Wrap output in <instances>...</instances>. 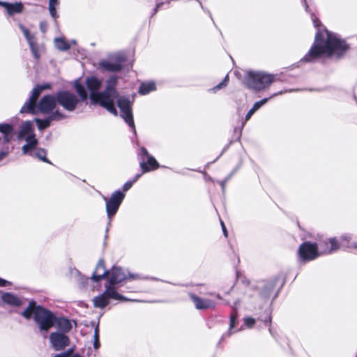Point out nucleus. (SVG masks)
I'll return each instance as SVG.
<instances>
[{
  "label": "nucleus",
  "mask_w": 357,
  "mask_h": 357,
  "mask_svg": "<svg viewBox=\"0 0 357 357\" xmlns=\"http://www.w3.org/2000/svg\"><path fill=\"white\" fill-rule=\"evenodd\" d=\"M344 41L339 39L335 34L324 30L318 31L316 34L314 44L304 59L312 61L321 56H340L347 50Z\"/></svg>",
  "instance_id": "1"
},
{
  "label": "nucleus",
  "mask_w": 357,
  "mask_h": 357,
  "mask_svg": "<svg viewBox=\"0 0 357 357\" xmlns=\"http://www.w3.org/2000/svg\"><path fill=\"white\" fill-rule=\"evenodd\" d=\"M116 82L117 80L115 77H110L107 81L106 89L100 93L98 92V90L102 85V80L93 76L87 77L86 79L87 88L90 91L91 100L114 115H117V110L114 104V100L118 96V93L115 89Z\"/></svg>",
  "instance_id": "2"
},
{
  "label": "nucleus",
  "mask_w": 357,
  "mask_h": 357,
  "mask_svg": "<svg viewBox=\"0 0 357 357\" xmlns=\"http://www.w3.org/2000/svg\"><path fill=\"white\" fill-rule=\"evenodd\" d=\"M22 315L26 319H29L33 316L40 331L45 333H47L55 324L54 314L42 306L37 305L34 301L29 303Z\"/></svg>",
  "instance_id": "3"
},
{
  "label": "nucleus",
  "mask_w": 357,
  "mask_h": 357,
  "mask_svg": "<svg viewBox=\"0 0 357 357\" xmlns=\"http://www.w3.org/2000/svg\"><path fill=\"white\" fill-rule=\"evenodd\" d=\"M37 99L32 100L29 98L20 109L21 113H31L33 114H48L54 112V109L56 105V98L47 95L43 96L36 104Z\"/></svg>",
  "instance_id": "4"
},
{
  "label": "nucleus",
  "mask_w": 357,
  "mask_h": 357,
  "mask_svg": "<svg viewBox=\"0 0 357 357\" xmlns=\"http://www.w3.org/2000/svg\"><path fill=\"white\" fill-rule=\"evenodd\" d=\"M274 82V75L264 72L248 71L244 79V84L255 91H261Z\"/></svg>",
  "instance_id": "5"
},
{
  "label": "nucleus",
  "mask_w": 357,
  "mask_h": 357,
  "mask_svg": "<svg viewBox=\"0 0 357 357\" xmlns=\"http://www.w3.org/2000/svg\"><path fill=\"white\" fill-rule=\"evenodd\" d=\"M299 247L298 253L302 261H311L317 257L335 252L339 247Z\"/></svg>",
  "instance_id": "6"
},
{
  "label": "nucleus",
  "mask_w": 357,
  "mask_h": 357,
  "mask_svg": "<svg viewBox=\"0 0 357 357\" xmlns=\"http://www.w3.org/2000/svg\"><path fill=\"white\" fill-rule=\"evenodd\" d=\"M17 137L19 139L24 138L26 141V144L22 146V151L24 154L28 153L30 150L37 145L38 141L35 138L33 126L29 121H25L22 124Z\"/></svg>",
  "instance_id": "7"
},
{
  "label": "nucleus",
  "mask_w": 357,
  "mask_h": 357,
  "mask_svg": "<svg viewBox=\"0 0 357 357\" xmlns=\"http://www.w3.org/2000/svg\"><path fill=\"white\" fill-rule=\"evenodd\" d=\"M110 298L123 301H128L125 296L119 294L114 287L106 284L104 292L93 298V305L102 309L109 304Z\"/></svg>",
  "instance_id": "8"
},
{
  "label": "nucleus",
  "mask_w": 357,
  "mask_h": 357,
  "mask_svg": "<svg viewBox=\"0 0 357 357\" xmlns=\"http://www.w3.org/2000/svg\"><path fill=\"white\" fill-rule=\"evenodd\" d=\"M117 105L121 110V116L131 127L135 133L136 130L132 112V102L128 98L121 97L117 100Z\"/></svg>",
  "instance_id": "9"
},
{
  "label": "nucleus",
  "mask_w": 357,
  "mask_h": 357,
  "mask_svg": "<svg viewBox=\"0 0 357 357\" xmlns=\"http://www.w3.org/2000/svg\"><path fill=\"white\" fill-rule=\"evenodd\" d=\"M50 343L56 351H61L70 347V339L61 332H52L49 336Z\"/></svg>",
  "instance_id": "10"
},
{
  "label": "nucleus",
  "mask_w": 357,
  "mask_h": 357,
  "mask_svg": "<svg viewBox=\"0 0 357 357\" xmlns=\"http://www.w3.org/2000/svg\"><path fill=\"white\" fill-rule=\"evenodd\" d=\"M56 98L57 102L69 112L74 111L79 102V99L75 94L66 91L58 92Z\"/></svg>",
  "instance_id": "11"
},
{
  "label": "nucleus",
  "mask_w": 357,
  "mask_h": 357,
  "mask_svg": "<svg viewBox=\"0 0 357 357\" xmlns=\"http://www.w3.org/2000/svg\"><path fill=\"white\" fill-rule=\"evenodd\" d=\"M125 195L120 190H116L112 193L109 199L104 197L106 201L107 214L109 220L116 213Z\"/></svg>",
  "instance_id": "12"
},
{
  "label": "nucleus",
  "mask_w": 357,
  "mask_h": 357,
  "mask_svg": "<svg viewBox=\"0 0 357 357\" xmlns=\"http://www.w3.org/2000/svg\"><path fill=\"white\" fill-rule=\"evenodd\" d=\"M141 162L140 167L142 170V173H146L151 170H154L158 168L159 165L156 160L149 154L147 150L144 147L141 148Z\"/></svg>",
  "instance_id": "13"
},
{
  "label": "nucleus",
  "mask_w": 357,
  "mask_h": 357,
  "mask_svg": "<svg viewBox=\"0 0 357 357\" xmlns=\"http://www.w3.org/2000/svg\"><path fill=\"white\" fill-rule=\"evenodd\" d=\"M65 118V116L59 110L52 112L46 119H40L35 118L34 121L37 123L39 130H43L50 126L53 121H60Z\"/></svg>",
  "instance_id": "14"
},
{
  "label": "nucleus",
  "mask_w": 357,
  "mask_h": 357,
  "mask_svg": "<svg viewBox=\"0 0 357 357\" xmlns=\"http://www.w3.org/2000/svg\"><path fill=\"white\" fill-rule=\"evenodd\" d=\"M109 282L107 286L114 287V285L121 282L128 278V272L123 271L118 266H113L109 271Z\"/></svg>",
  "instance_id": "15"
},
{
  "label": "nucleus",
  "mask_w": 357,
  "mask_h": 357,
  "mask_svg": "<svg viewBox=\"0 0 357 357\" xmlns=\"http://www.w3.org/2000/svg\"><path fill=\"white\" fill-rule=\"evenodd\" d=\"M124 62V56H116L114 60L101 61L100 62V66L101 68L105 69L107 71L116 72L121 69Z\"/></svg>",
  "instance_id": "16"
},
{
  "label": "nucleus",
  "mask_w": 357,
  "mask_h": 357,
  "mask_svg": "<svg viewBox=\"0 0 357 357\" xmlns=\"http://www.w3.org/2000/svg\"><path fill=\"white\" fill-rule=\"evenodd\" d=\"M109 271L105 270L104 260L102 259H99L96 267L91 275V279L98 282L102 279H105L108 277Z\"/></svg>",
  "instance_id": "17"
},
{
  "label": "nucleus",
  "mask_w": 357,
  "mask_h": 357,
  "mask_svg": "<svg viewBox=\"0 0 357 357\" xmlns=\"http://www.w3.org/2000/svg\"><path fill=\"white\" fill-rule=\"evenodd\" d=\"M189 296L198 310L213 308L215 306V303L212 300L202 298L191 293L189 294Z\"/></svg>",
  "instance_id": "18"
},
{
  "label": "nucleus",
  "mask_w": 357,
  "mask_h": 357,
  "mask_svg": "<svg viewBox=\"0 0 357 357\" xmlns=\"http://www.w3.org/2000/svg\"><path fill=\"white\" fill-rule=\"evenodd\" d=\"M0 6H3L9 15L21 13L23 11L24 6L22 3H9L0 1Z\"/></svg>",
  "instance_id": "19"
},
{
  "label": "nucleus",
  "mask_w": 357,
  "mask_h": 357,
  "mask_svg": "<svg viewBox=\"0 0 357 357\" xmlns=\"http://www.w3.org/2000/svg\"><path fill=\"white\" fill-rule=\"evenodd\" d=\"M55 324L58 329L56 332H61L66 334L72 329V324L70 320L66 318H55Z\"/></svg>",
  "instance_id": "20"
},
{
  "label": "nucleus",
  "mask_w": 357,
  "mask_h": 357,
  "mask_svg": "<svg viewBox=\"0 0 357 357\" xmlns=\"http://www.w3.org/2000/svg\"><path fill=\"white\" fill-rule=\"evenodd\" d=\"M0 132L4 134L3 137L6 142H9L15 134L13 127L7 123L0 124Z\"/></svg>",
  "instance_id": "21"
},
{
  "label": "nucleus",
  "mask_w": 357,
  "mask_h": 357,
  "mask_svg": "<svg viewBox=\"0 0 357 357\" xmlns=\"http://www.w3.org/2000/svg\"><path fill=\"white\" fill-rule=\"evenodd\" d=\"M2 301L13 306H20L22 305L21 300L11 293H4L2 295Z\"/></svg>",
  "instance_id": "22"
},
{
  "label": "nucleus",
  "mask_w": 357,
  "mask_h": 357,
  "mask_svg": "<svg viewBox=\"0 0 357 357\" xmlns=\"http://www.w3.org/2000/svg\"><path fill=\"white\" fill-rule=\"evenodd\" d=\"M156 89L155 84L153 82L142 83L139 87V92L140 94L146 95L151 91Z\"/></svg>",
  "instance_id": "23"
},
{
  "label": "nucleus",
  "mask_w": 357,
  "mask_h": 357,
  "mask_svg": "<svg viewBox=\"0 0 357 357\" xmlns=\"http://www.w3.org/2000/svg\"><path fill=\"white\" fill-rule=\"evenodd\" d=\"M268 102V98H264L258 102H256L253 107L248 111L245 116V120L248 121L250 117L257 111L261 106Z\"/></svg>",
  "instance_id": "24"
},
{
  "label": "nucleus",
  "mask_w": 357,
  "mask_h": 357,
  "mask_svg": "<svg viewBox=\"0 0 357 357\" xmlns=\"http://www.w3.org/2000/svg\"><path fill=\"white\" fill-rule=\"evenodd\" d=\"M51 86L50 84H45L43 85H37L34 87V89L32 91V94L30 96V98H32V100L33 99H38L39 96L40 95L41 92L45 89H50Z\"/></svg>",
  "instance_id": "25"
},
{
  "label": "nucleus",
  "mask_w": 357,
  "mask_h": 357,
  "mask_svg": "<svg viewBox=\"0 0 357 357\" xmlns=\"http://www.w3.org/2000/svg\"><path fill=\"white\" fill-rule=\"evenodd\" d=\"M56 47L61 51H66L70 49V44L63 38H56L54 39Z\"/></svg>",
  "instance_id": "26"
},
{
  "label": "nucleus",
  "mask_w": 357,
  "mask_h": 357,
  "mask_svg": "<svg viewBox=\"0 0 357 357\" xmlns=\"http://www.w3.org/2000/svg\"><path fill=\"white\" fill-rule=\"evenodd\" d=\"M273 288H274V284L272 282H267L264 286V289L259 292V295L262 298H266L269 297Z\"/></svg>",
  "instance_id": "27"
},
{
  "label": "nucleus",
  "mask_w": 357,
  "mask_h": 357,
  "mask_svg": "<svg viewBox=\"0 0 357 357\" xmlns=\"http://www.w3.org/2000/svg\"><path fill=\"white\" fill-rule=\"evenodd\" d=\"M75 88L77 92V93L79 95L81 99L82 100H86L87 99V93L84 87L79 81H76L75 82Z\"/></svg>",
  "instance_id": "28"
},
{
  "label": "nucleus",
  "mask_w": 357,
  "mask_h": 357,
  "mask_svg": "<svg viewBox=\"0 0 357 357\" xmlns=\"http://www.w3.org/2000/svg\"><path fill=\"white\" fill-rule=\"evenodd\" d=\"M238 304V301L234 303V305L232 306L233 312L230 315V331L235 326L236 319H237V305Z\"/></svg>",
  "instance_id": "29"
},
{
  "label": "nucleus",
  "mask_w": 357,
  "mask_h": 357,
  "mask_svg": "<svg viewBox=\"0 0 357 357\" xmlns=\"http://www.w3.org/2000/svg\"><path fill=\"white\" fill-rule=\"evenodd\" d=\"M59 0H50L49 1V10L51 16L56 19L58 17L56 7L59 5Z\"/></svg>",
  "instance_id": "30"
},
{
  "label": "nucleus",
  "mask_w": 357,
  "mask_h": 357,
  "mask_svg": "<svg viewBox=\"0 0 357 357\" xmlns=\"http://www.w3.org/2000/svg\"><path fill=\"white\" fill-rule=\"evenodd\" d=\"M75 350V346L73 345L63 352L55 354L53 357H71Z\"/></svg>",
  "instance_id": "31"
},
{
  "label": "nucleus",
  "mask_w": 357,
  "mask_h": 357,
  "mask_svg": "<svg viewBox=\"0 0 357 357\" xmlns=\"http://www.w3.org/2000/svg\"><path fill=\"white\" fill-rule=\"evenodd\" d=\"M19 27L22 31L28 43L35 39V37L30 33L29 29L26 28L24 26H23L22 24H19Z\"/></svg>",
  "instance_id": "32"
},
{
  "label": "nucleus",
  "mask_w": 357,
  "mask_h": 357,
  "mask_svg": "<svg viewBox=\"0 0 357 357\" xmlns=\"http://www.w3.org/2000/svg\"><path fill=\"white\" fill-rule=\"evenodd\" d=\"M28 43L30 46L31 50L34 57L37 59H39L40 54L38 53V45L36 42V40L33 39L32 41H30Z\"/></svg>",
  "instance_id": "33"
},
{
  "label": "nucleus",
  "mask_w": 357,
  "mask_h": 357,
  "mask_svg": "<svg viewBox=\"0 0 357 357\" xmlns=\"http://www.w3.org/2000/svg\"><path fill=\"white\" fill-rule=\"evenodd\" d=\"M128 278H129L130 280H149L150 279V280H157V279L155 278L144 276V275H138V274H132L129 272H128Z\"/></svg>",
  "instance_id": "34"
},
{
  "label": "nucleus",
  "mask_w": 357,
  "mask_h": 357,
  "mask_svg": "<svg viewBox=\"0 0 357 357\" xmlns=\"http://www.w3.org/2000/svg\"><path fill=\"white\" fill-rule=\"evenodd\" d=\"M93 347L95 349H98L100 347V342H99V329L98 326H97L94 331L93 335Z\"/></svg>",
  "instance_id": "35"
},
{
  "label": "nucleus",
  "mask_w": 357,
  "mask_h": 357,
  "mask_svg": "<svg viewBox=\"0 0 357 357\" xmlns=\"http://www.w3.org/2000/svg\"><path fill=\"white\" fill-rule=\"evenodd\" d=\"M140 176H141V174H137V175L135 176V178H133V180H132V181H128V182H126V183L123 185V190L124 191H127V190H128L132 187V185H133V183H134L135 182H136V181L139 178V177H140Z\"/></svg>",
  "instance_id": "36"
},
{
  "label": "nucleus",
  "mask_w": 357,
  "mask_h": 357,
  "mask_svg": "<svg viewBox=\"0 0 357 357\" xmlns=\"http://www.w3.org/2000/svg\"><path fill=\"white\" fill-rule=\"evenodd\" d=\"M35 155L40 160L47 162L46 159V151L43 149H39L35 152Z\"/></svg>",
  "instance_id": "37"
},
{
  "label": "nucleus",
  "mask_w": 357,
  "mask_h": 357,
  "mask_svg": "<svg viewBox=\"0 0 357 357\" xmlns=\"http://www.w3.org/2000/svg\"><path fill=\"white\" fill-rule=\"evenodd\" d=\"M236 280L241 281L246 287L250 284V281L238 271H236Z\"/></svg>",
  "instance_id": "38"
},
{
  "label": "nucleus",
  "mask_w": 357,
  "mask_h": 357,
  "mask_svg": "<svg viewBox=\"0 0 357 357\" xmlns=\"http://www.w3.org/2000/svg\"><path fill=\"white\" fill-rule=\"evenodd\" d=\"M229 81V77L228 75H227L225 79L220 83L218 84V85H216L213 89V90L214 91H216L218 89H220L223 87H225L227 84V82Z\"/></svg>",
  "instance_id": "39"
},
{
  "label": "nucleus",
  "mask_w": 357,
  "mask_h": 357,
  "mask_svg": "<svg viewBox=\"0 0 357 357\" xmlns=\"http://www.w3.org/2000/svg\"><path fill=\"white\" fill-rule=\"evenodd\" d=\"M244 322L248 327L251 328L255 324V319L252 317H245L244 319Z\"/></svg>",
  "instance_id": "40"
},
{
  "label": "nucleus",
  "mask_w": 357,
  "mask_h": 357,
  "mask_svg": "<svg viewBox=\"0 0 357 357\" xmlns=\"http://www.w3.org/2000/svg\"><path fill=\"white\" fill-rule=\"evenodd\" d=\"M40 29L43 33H45L47 29V24L45 22H40Z\"/></svg>",
  "instance_id": "41"
},
{
  "label": "nucleus",
  "mask_w": 357,
  "mask_h": 357,
  "mask_svg": "<svg viewBox=\"0 0 357 357\" xmlns=\"http://www.w3.org/2000/svg\"><path fill=\"white\" fill-rule=\"evenodd\" d=\"M261 321L264 323L271 324V317L269 314H268L264 319H261Z\"/></svg>",
  "instance_id": "42"
},
{
  "label": "nucleus",
  "mask_w": 357,
  "mask_h": 357,
  "mask_svg": "<svg viewBox=\"0 0 357 357\" xmlns=\"http://www.w3.org/2000/svg\"><path fill=\"white\" fill-rule=\"evenodd\" d=\"M312 20L313 21L314 26H319L320 22L319 21L318 19L316 18V17L314 15H312Z\"/></svg>",
  "instance_id": "43"
},
{
  "label": "nucleus",
  "mask_w": 357,
  "mask_h": 357,
  "mask_svg": "<svg viewBox=\"0 0 357 357\" xmlns=\"http://www.w3.org/2000/svg\"><path fill=\"white\" fill-rule=\"evenodd\" d=\"M10 284V282L0 278V287H5Z\"/></svg>",
  "instance_id": "44"
},
{
  "label": "nucleus",
  "mask_w": 357,
  "mask_h": 357,
  "mask_svg": "<svg viewBox=\"0 0 357 357\" xmlns=\"http://www.w3.org/2000/svg\"><path fill=\"white\" fill-rule=\"evenodd\" d=\"M329 243H331V245H336L340 242H338L336 238H331L329 240Z\"/></svg>",
  "instance_id": "45"
},
{
  "label": "nucleus",
  "mask_w": 357,
  "mask_h": 357,
  "mask_svg": "<svg viewBox=\"0 0 357 357\" xmlns=\"http://www.w3.org/2000/svg\"><path fill=\"white\" fill-rule=\"evenodd\" d=\"M251 289H255V287H254V286H252L251 287H248V288L245 290V294L246 295H248V296H250V297L253 296V294H251V293L250 292V290H251Z\"/></svg>",
  "instance_id": "46"
},
{
  "label": "nucleus",
  "mask_w": 357,
  "mask_h": 357,
  "mask_svg": "<svg viewBox=\"0 0 357 357\" xmlns=\"http://www.w3.org/2000/svg\"><path fill=\"white\" fill-rule=\"evenodd\" d=\"M221 226H222V231L224 232V234L225 236H227V229H226V227H225V224L223 223L222 221H221Z\"/></svg>",
  "instance_id": "47"
},
{
  "label": "nucleus",
  "mask_w": 357,
  "mask_h": 357,
  "mask_svg": "<svg viewBox=\"0 0 357 357\" xmlns=\"http://www.w3.org/2000/svg\"><path fill=\"white\" fill-rule=\"evenodd\" d=\"M301 245H304V246H306V245H317V244L315 243L304 242Z\"/></svg>",
  "instance_id": "48"
},
{
  "label": "nucleus",
  "mask_w": 357,
  "mask_h": 357,
  "mask_svg": "<svg viewBox=\"0 0 357 357\" xmlns=\"http://www.w3.org/2000/svg\"><path fill=\"white\" fill-rule=\"evenodd\" d=\"M6 155V153L5 152H1L0 153V160H1Z\"/></svg>",
  "instance_id": "49"
},
{
  "label": "nucleus",
  "mask_w": 357,
  "mask_h": 357,
  "mask_svg": "<svg viewBox=\"0 0 357 357\" xmlns=\"http://www.w3.org/2000/svg\"><path fill=\"white\" fill-rule=\"evenodd\" d=\"M269 332H270V333L271 334L272 336H274V335L273 333V331H272V328H271V326L269 327Z\"/></svg>",
  "instance_id": "50"
},
{
  "label": "nucleus",
  "mask_w": 357,
  "mask_h": 357,
  "mask_svg": "<svg viewBox=\"0 0 357 357\" xmlns=\"http://www.w3.org/2000/svg\"><path fill=\"white\" fill-rule=\"evenodd\" d=\"M282 91H280V92H279V93H274L272 96L273 97V96H277V95H278V94H282Z\"/></svg>",
  "instance_id": "51"
},
{
  "label": "nucleus",
  "mask_w": 357,
  "mask_h": 357,
  "mask_svg": "<svg viewBox=\"0 0 357 357\" xmlns=\"http://www.w3.org/2000/svg\"><path fill=\"white\" fill-rule=\"evenodd\" d=\"M222 189L225 188V184L223 183H222Z\"/></svg>",
  "instance_id": "52"
},
{
  "label": "nucleus",
  "mask_w": 357,
  "mask_h": 357,
  "mask_svg": "<svg viewBox=\"0 0 357 357\" xmlns=\"http://www.w3.org/2000/svg\"><path fill=\"white\" fill-rule=\"evenodd\" d=\"M307 8H308V6H307V5L305 3V10H307Z\"/></svg>",
  "instance_id": "53"
},
{
  "label": "nucleus",
  "mask_w": 357,
  "mask_h": 357,
  "mask_svg": "<svg viewBox=\"0 0 357 357\" xmlns=\"http://www.w3.org/2000/svg\"><path fill=\"white\" fill-rule=\"evenodd\" d=\"M217 298H218L219 299L221 298L219 294L217 295Z\"/></svg>",
  "instance_id": "54"
},
{
  "label": "nucleus",
  "mask_w": 357,
  "mask_h": 357,
  "mask_svg": "<svg viewBox=\"0 0 357 357\" xmlns=\"http://www.w3.org/2000/svg\"><path fill=\"white\" fill-rule=\"evenodd\" d=\"M159 7H160V4H157V6H156L155 10H156L157 8H158Z\"/></svg>",
  "instance_id": "55"
},
{
  "label": "nucleus",
  "mask_w": 357,
  "mask_h": 357,
  "mask_svg": "<svg viewBox=\"0 0 357 357\" xmlns=\"http://www.w3.org/2000/svg\"><path fill=\"white\" fill-rule=\"evenodd\" d=\"M272 97H273V96H270V97H268V100L269 99L272 98Z\"/></svg>",
  "instance_id": "56"
},
{
  "label": "nucleus",
  "mask_w": 357,
  "mask_h": 357,
  "mask_svg": "<svg viewBox=\"0 0 357 357\" xmlns=\"http://www.w3.org/2000/svg\"><path fill=\"white\" fill-rule=\"evenodd\" d=\"M272 97H273V96H270V97H268V100L269 99L272 98Z\"/></svg>",
  "instance_id": "57"
},
{
  "label": "nucleus",
  "mask_w": 357,
  "mask_h": 357,
  "mask_svg": "<svg viewBox=\"0 0 357 357\" xmlns=\"http://www.w3.org/2000/svg\"><path fill=\"white\" fill-rule=\"evenodd\" d=\"M357 249V247H355Z\"/></svg>",
  "instance_id": "58"
},
{
  "label": "nucleus",
  "mask_w": 357,
  "mask_h": 357,
  "mask_svg": "<svg viewBox=\"0 0 357 357\" xmlns=\"http://www.w3.org/2000/svg\"><path fill=\"white\" fill-rule=\"evenodd\" d=\"M356 357H357V354H356Z\"/></svg>",
  "instance_id": "59"
}]
</instances>
